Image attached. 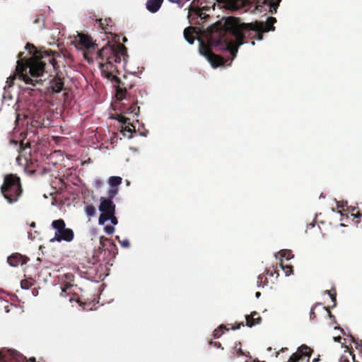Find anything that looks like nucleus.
<instances>
[{
  "label": "nucleus",
  "mask_w": 362,
  "mask_h": 362,
  "mask_svg": "<svg viewBox=\"0 0 362 362\" xmlns=\"http://www.w3.org/2000/svg\"><path fill=\"white\" fill-rule=\"evenodd\" d=\"M127 57V48L123 44H111L110 41L97 52V59L102 74L117 84L116 87L117 100H129L132 104L128 107L127 112L138 116L140 112V107L138 105L143 104V102L139 100V98L143 97L142 90L134 85H131L127 88L120 78L115 75V72H118L115 64L120 63L122 60L125 61Z\"/></svg>",
  "instance_id": "f257e3e1"
},
{
  "label": "nucleus",
  "mask_w": 362,
  "mask_h": 362,
  "mask_svg": "<svg viewBox=\"0 0 362 362\" xmlns=\"http://www.w3.org/2000/svg\"><path fill=\"white\" fill-rule=\"evenodd\" d=\"M25 49L32 56L24 61L22 59L23 52L18 54L20 59L17 61L16 70L21 78L26 84H30L35 86L38 80L33 79L31 77H39L49 69L52 68L54 71L59 69V65L56 60V55L59 54L52 50L37 49L32 44L27 43Z\"/></svg>",
  "instance_id": "f03ea898"
},
{
  "label": "nucleus",
  "mask_w": 362,
  "mask_h": 362,
  "mask_svg": "<svg viewBox=\"0 0 362 362\" xmlns=\"http://www.w3.org/2000/svg\"><path fill=\"white\" fill-rule=\"evenodd\" d=\"M245 23H240L239 18L230 16L222 18L214 23V26L209 29L211 33L210 41L214 45H218L223 42L225 48L234 59L236 57L238 47L243 45L246 38L254 39L255 32H245L242 30Z\"/></svg>",
  "instance_id": "7ed1b4c3"
},
{
  "label": "nucleus",
  "mask_w": 362,
  "mask_h": 362,
  "mask_svg": "<svg viewBox=\"0 0 362 362\" xmlns=\"http://www.w3.org/2000/svg\"><path fill=\"white\" fill-rule=\"evenodd\" d=\"M1 192L9 204L16 202L23 193L21 178L16 174L6 175Z\"/></svg>",
  "instance_id": "20e7f679"
},
{
  "label": "nucleus",
  "mask_w": 362,
  "mask_h": 362,
  "mask_svg": "<svg viewBox=\"0 0 362 362\" xmlns=\"http://www.w3.org/2000/svg\"><path fill=\"white\" fill-rule=\"evenodd\" d=\"M214 26V24L209 26L206 29V39H207L208 44H206L204 42L200 40L199 52L202 55H204L205 57H206L208 61L211 63V64L214 67H217L218 66L223 65L225 64L226 61L223 57L213 53L211 49V47H218L219 49H221V50L222 49L228 50V48L224 47L223 42L218 45H214L211 43V41H210L211 32H210L209 29Z\"/></svg>",
  "instance_id": "39448f33"
},
{
  "label": "nucleus",
  "mask_w": 362,
  "mask_h": 362,
  "mask_svg": "<svg viewBox=\"0 0 362 362\" xmlns=\"http://www.w3.org/2000/svg\"><path fill=\"white\" fill-rule=\"evenodd\" d=\"M51 226L55 230L54 237L50 240L51 242H71L74 240V233L73 230L66 228V223L63 219L59 218L53 221Z\"/></svg>",
  "instance_id": "423d86ee"
},
{
  "label": "nucleus",
  "mask_w": 362,
  "mask_h": 362,
  "mask_svg": "<svg viewBox=\"0 0 362 362\" xmlns=\"http://www.w3.org/2000/svg\"><path fill=\"white\" fill-rule=\"evenodd\" d=\"M100 201L99 210L101 211V214L99 216L98 222L99 224L103 225L109 220L110 215L115 214V204L112 200L105 197H100Z\"/></svg>",
  "instance_id": "0eeeda50"
},
{
  "label": "nucleus",
  "mask_w": 362,
  "mask_h": 362,
  "mask_svg": "<svg viewBox=\"0 0 362 362\" xmlns=\"http://www.w3.org/2000/svg\"><path fill=\"white\" fill-rule=\"evenodd\" d=\"M36 362L35 358L31 357L28 361L19 352L13 349H2L0 350V362Z\"/></svg>",
  "instance_id": "6e6552de"
},
{
  "label": "nucleus",
  "mask_w": 362,
  "mask_h": 362,
  "mask_svg": "<svg viewBox=\"0 0 362 362\" xmlns=\"http://www.w3.org/2000/svg\"><path fill=\"white\" fill-rule=\"evenodd\" d=\"M276 22V19L274 17H269L265 23L263 22L255 21L254 23H250V25L247 26L250 27L249 30L257 29L264 30V32L274 31L275 30L274 24Z\"/></svg>",
  "instance_id": "1a4fd4ad"
},
{
  "label": "nucleus",
  "mask_w": 362,
  "mask_h": 362,
  "mask_svg": "<svg viewBox=\"0 0 362 362\" xmlns=\"http://www.w3.org/2000/svg\"><path fill=\"white\" fill-rule=\"evenodd\" d=\"M100 249H102L105 254L107 252L112 258L117 254V248L115 243L111 239L104 236H101L100 238Z\"/></svg>",
  "instance_id": "9d476101"
},
{
  "label": "nucleus",
  "mask_w": 362,
  "mask_h": 362,
  "mask_svg": "<svg viewBox=\"0 0 362 362\" xmlns=\"http://www.w3.org/2000/svg\"><path fill=\"white\" fill-rule=\"evenodd\" d=\"M226 10L237 11L245 6V0H216Z\"/></svg>",
  "instance_id": "9b49d317"
},
{
  "label": "nucleus",
  "mask_w": 362,
  "mask_h": 362,
  "mask_svg": "<svg viewBox=\"0 0 362 362\" xmlns=\"http://www.w3.org/2000/svg\"><path fill=\"white\" fill-rule=\"evenodd\" d=\"M206 3V0H193L191 5L189 6L188 18H192L194 15L196 17H202L203 15L202 10L205 9L207 6H203L202 9L199 7Z\"/></svg>",
  "instance_id": "f8f14e48"
},
{
  "label": "nucleus",
  "mask_w": 362,
  "mask_h": 362,
  "mask_svg": "<svg viewBox=\"0 0 362 362\" xmlns=\"http://www.w3.org/2000/svg\"><path fill=\"white\" fill-rule=\"evenodd\" d=\"M77 42L81 46V48L86 49H94L96 46V44L93 41L91 37L84 33L78 34Z\"/></svg>",
  "instance_id": "ddd939ff"
},
{
  "label": "nucleus",
  "mask_w": 362,
  "mask_h": 362,
  "mask_svg": "<svg viewBox=\"0 0 362 362\" xmlns=\"http://www.w3.org/2000/svg\"><path fill=\"white\" fill-rule=\"evenodd\" d=\"M28 260V257H27L25 255H22L21 254L18 252L12 254L7 259L8 263L11 267H18V265H23L24 264H26Z\"/></svg>",
  "instance_id": "4468645a"
},
{
  "label": "nucleus",
  "mask_w": 362,
  "mask_h": 362,
  "mask_svg": "<svg viewBox=\"0 0 362 362\" xmlns=\"http://www.w3.org/2000/svg\"><path fill=\"white\" fill-rule=\"evenodd\" d=\"M64 79L59 76L54 77L49 82V90L54 93H60L64 88Z\"/></svg>",
  "instance_id": "2eb2a0df"
},
{
  "label": "nucleus",
  "mask_w": 362,
  "mask_h": 362,
  "mask_svg": "<svg viewBox=\"0 0 362 362\" xmlns=\"http://www.w3.org/2000/svg\"><path fill=\"white\" fill-rule=\"evenodd\" d=\"M245 320L246 325L250 327L259 324L262 321V318L259 313L255 311L252 312L250 315H245Z\"/></svg>",
  "instance_id": "dca6fc26"
},
{
  "label": "nucleus",
  "mask_w": 362,
  "mask_h": 362,
  "mask_svg": "<svg viewBox=\"0 0 362 362\" xmlns=\"http://www.w3.org/2000/svg\"><path fill=\"white\" fill-rule=\"evenodd\" d=\"M198 28L196 27H188L184 30V37L185 40L189 43L193 44L195 40L194 33H197V30Z\"/></svg>",
  "instance_id": "f3484780"
},
{
  "label": "nucleus",
  "mask_w": 362,
  "mask_h": 362,
  "mask_svg": "<svg viewBox=\"0 0 362 362\" xmlns=\"http://www.w3.org/2000/svg\"><path fill=\"white\" fill-rule=\"evenodd\" d=\"M163 0H148L146 2V8L151 13L157 12L160 8Z\"/></svg>",
  "instance_id": "a211bd4d"
},
{
  "label": "nucleus",
  "mask_w": 362,
  "mask_h": 362,
  "mask_svg": "<svg viewBox=\"0 0 362 362\" xmlns=\"http://www.w3.org/2000/svg\"><path fill=\"white\" fill-rule=\"evenodd\" d=\"M250 25V23L248 24H244L242 27V30H245V32H255V35H254V39H257V40H262L263 38V33H265L264 30H257V29H252V30H249L250 27H247V25Z\"/></svg>",
  "instance_id": "6ab92c4d"
},
{
  "label": "nucleus",
  "mask_w": 362,
  "mask_h": 362,
  "mask_svg": "<svg viewBox=\"0 0 362 362\" xmlns=\"http://www.w3.org/2000/svg\"><path fill=\"white\" fill-rule=\"evenodd\" d=\"M98 22L100 28L105 31L109 30V28L112 26V20L110 18L105 19L100 18L98 20Z\"/></svg>",
  "instance_id": "aec40b11"
},
{
  "label": "nucleus",
  "mask_w": 362,
  "mask_h": 362,
  "mask_svg": "<svg viewBox=\"0 0 362 362\" xmlns=\"http://www.w3.org/2000/svg\"><path fill=\"white\" fill-rule=\"evenodd\" d=\"M122 132L124 136L130 139L132 137V133L135 132V127L130 122L129 124L122 126Z\"/></svg>",
  "instance_id": "412c9836"
},
{
  "label": "nucleus",
  "mask_w": 362,
  "mask_h": 362,
  "mask_svg": "<svg viewBox=\"0 0 362 362\" xmlns=\"http://www.w3.org/2000/svg\"><path fill=\"white\" fill-rule=\"evenodd\" d=\"M232 354L234 356L237 357L245 355V353L242 350V345L240 341L235 343V346L233 347Z\"/></svg>",
  "instance_id": "4be33fe9"
},
{
  "label": "nucleus",
  "mask_w": 362,
  "mask_h": 362,
  "mask_svg": "<svg viewBox=\"0 0 362 362\" xmlns=\"http://www.w3.org/2000/svg\"><path fill=\"white\" fill-rule=\"evenodd\" d=\"M122 177L119 176H112L109 178L108 183L112 187L118 188V186L122 183Z\"/></svg>",
  "instance_id": "5701e85b"
},
{
  "label": "nucleus",
  "mask_w": 362,
  "mask_h": 362,
  "mask_svg": "<svg viewBox=\"0 0 362 362\" xmlns=\"http://www.w3.org/2000/svg\"><path fill=\"white\" fill-rule=\"evenodd\" d=\"M361 214L360 212L356 209L352 208L350 212V216H346V218H351L353 221H355L356 223H359V218H361Z\"/></svg>",
  "instance_id": "b1692460"
},
{
  "label": "nucleus",
  "mask_w": 362,
  "mask_h": 362,
  "mask_svg": "<svg viewBox=\"0 0 362 362\" xmlns=\"http://www.w3.org/2000/svg\"><path fill=\"white\" fill-rule=\"evenodd\" d=\"M298 351L301 355V358L303 356L310 357L311 355V353H312L311 349L310 347L307 346L306 345L300 346L298 348Z\"/></svg>",
  "instance_id": "393cba45"
},
{
  "label": "nucleus",
  "mask_w": 362,
  "mask_h": 362,
  "mask_svg": "<svg viewBox=\"0 0 362 362\" xmlns=\"http://www.w3.org/2000/svg\"><path fill=\"white\" fill-rule=\"evenodd\" d=\"M278 255L280 256L281 259H282V258H285L286 260H288L293 257L291 251L288 250H282L278 253Z\"/></svg>",
  "instance_id": "a878e982"
},
{
  "label": "nucleus",
  "mask_w": 362,
  "mask_h": 362,
  "mask_svg": "<svg viewBox=\"0 0 362 362\" xmlns=\"http://www.w3.org/2000/svg\"><path fill=\"white\" fill-rule=\"evenodd\" d=\"M223 330H228V328L224 325H221L217 329H216L214 332L213 335L214 338H219L223 333Z\"/></svg>",
  "instance_id": "bb28decb"
},
{
  "label": "nucleus",
  "mask_w": 362,
  "mask_h": 362,
  "mask_svg": "<svg viewBox=\"0 0 362 362\" xmlns=\"http://www.w3.org/2000/svg\"><path fill=\"white\" fill-rule=\"evenodd\" d=\"M281 0H264V4H268L270 6V8L274 9V13H276L277 8L279 5V3Z\"/></svg>",
  "instance_id": "cd10ccee"
},
{
  "label": "nucleus",
  "mask_w": 362,
  "mask_h": 362,
  "mask_svg": "<svg viewBox=\"0 0 362 362\" xmlns=\"http://www.w3.org/2000/svg\"><path fill=\"white\" fill-rule=\"evenodd\" d=\"M281 267L282 270L284 272L286 276H288L293 273V267L291 265H284L283 260L281 259L280 262Z\"/></svg>",
  "instance_id": "c85d7f7f"
},
{
  "label": "nucleus",
  "mask_w": 362,
  "mask_h": 362,
  "mask_svg": "<svg viewBox=\"0 0 362 362\" xmlns=\"http://www.w3.org/2000/svg\"><path fill=\"white\" fill-rule=\"evenodd\" d=\"M118 193V188L112 187L107 192V198L112 200Z\"/></svg>",
  "instance_id": "c756f323"
},
{
  "label": "nucleus",
  "mask_w": 362,
  "mask_h": 362,
  "mask_svg": "<svg viewBox=\"0 0 362 362\" xmlns=\"http://www.w3.org/2000/svg\"><path fill=\"white\" fill-rule=\"evenodd\" d=\"M326 293L330 296L332 302L334 303L333 306H335L336 301H337V298H336L337 292H336V290L334 288H332L331 290L326 291Z\"/></svg>",
  "instance_id": "7c9ffc66"
},
{
  "label": "nucleus",
  "mask_w": 362,
  "mask_h": 362,
  "mask_svg": "<svg viewBox=\"0 0 362 362\" xmlns=\"http://www.w3.org/2000/svg\"><path fill=\"white\" fill-rule=\"evenodd\" d=\"M16 74H14L13 75L10 76L7 78L6 83H8V87H11V86L13 85V81L16 78V76H18V78H19L20 79H21L22 81H23V80L22 79V78H21V77L19 76V75H18V71H17V70H16Z\"/></svg>",
  "instance_id": "2f4dec72"
},
{
  "label": "nucleus",
  "mask_w": 362,
  "mask_h": 362,
  "mask_svg": "<svg viewBox=\"0 0 362 362\" xmlns=\"http://www.w3.org/2000/svg\"><path fill=\"white\" fill-rule=\"evenodd\" d=\"M86 213L88 216H93L95 214V208L93 205H88L86 207Z\"/></svg>",
  "instance_id": "473e14b6"
},
{
  "label": "nucleus",
  "mask_w": 362,
  "mask_h": 362,
  "mask_svg": "<svg viewBox=\"0 0 362 362\" xmlns=\"http://www.w3.org/2000/svg\"><path fill=\"white\" fill-rule=\"evenodd\" d=\"M33 285V282L28 279H23L21 281V286L23 289H29Z\"/></svg>",
  "instance_id": "72a5a7b5"
},
{
  "label": "nucleus",
  "mask_w": 362,
  "mask_h": 362,
  "mask_svg": "<svg viewBox=\"0 0 362 362\" xmlns=\"http://www.w3.org/2000/svg\"><path fill=\"white\" fill-rule=\"evenodd\" d=\"M301 358V355L299 354V352L297 351V352L293 354L290 358L288 362H298Z\"/></svg>",
  "instance_id": "f704fd0d"
},
{
  "label": "nucleus",
  "mask_w": 362,
  "mask_h": 362,
  "mask_svg": "<svg viewBox=\"0 0 362 362\" xmlns=\"http://www.w3.org/2000/svg\"><path fill=\"white\" fill-rule=\"evenodd\" d=\"M117 120L120 122L121 124H129L130 119L127 118L123 115H118L116 118Z\"/></svg>",
  "instance_id": "c9c22d12"
},
{
  "label": "nucleus",
  "mask_w": 362,
  "mask_h": 362,
  "mask_svg": "<svg viewBox=\"0 0 362 362\" xmlns=\"http://www.w3.org/2000/svg\"><path fill=\"white\" fill-rule=\"evenodd\" d=\"M257 284H259V286H262L266 285L267 284V277L264 275H259L258 276Z\"/></svg>",
  "instance_id": "e433bc0d"
},
{
  "label": "nucleus",
  "mask_w": 362,
  "mask_h": 362,
  "mask_svg": "<svg viewBox=\"0 0 362 362\" xmlns=\"http://www.w3.org/2000/svg\"><path fill=\"white\" fill-rule=\"evenodd\" d=\"M116 239L120 243L122 247H125V248H128L130 246L129 241L127 239H124L123 240H120L119 236H116Z\"/></svg>",
  "instance_id": "4c0bfd02"
},
{
  "label": "nucleus",
  "mask_w": 362,
  "mask_h": 362,
  "mask_svg": "<svg viewBox=\"0 0 362 362\" xmlns=\"http://www.w3.org/2000/svg\"><path fill=\"white\" fill-rule=\"evenodd\" d=\"M72 285L69 283H66L64 286L62 288V293L61 295L63 296H65L64 293L69 289L71 288Z\"/></svg>",
  "instance_id": "58836bf2"
},
{
  "label": "nucleus",
  "mask_w": 362,
  "mask_h": 362,
  "mask_svg": "<svg viewBox=\"0 0 362 362\" xmlns=\"http://www.w3.org/2000/svg\"><path fill=\"white\" fill-rule=\"evenodd\" d=\"M349 356H351V354L349 353L348 355L344 354L339 358V362H350Z\"/></svg>",
  "instance_id": "ea45409f"
},
{
  "label": "nucleus",
  "mask_w": 362,
  "mask_h": 362,
  "mask_svg": "<svg viewBox=\"0 0 362 362\" xmlns=\"http://www.w3.org/2000/svg\"><path fill=\"white\" fill-rule=\"evenodd\" d=\"M105 231L107 234H112L115 231V228L112 226H106L104 228Z\"/></svg>",
  "instance_id": "a19ab883"
},
{
  "label": "nucleus",
  "mask_w": 362,
  "mask_h": 362,
  "mask_svg": "<svg viewBox=\"0 0 362 362\" xmlns=\"http://www.w3.org/2000/svg\"><path fill=\"white\" fill-rule=\"evenodd\" d=\"M109 220H110L111 223L113 225H117L118 223L117 218L115 216V214H112V215H110Z\"/></svg>",
  "instance_id": "79ce46f5"
},
{
  "label": "nucleus",
  "mask_w": 362,
  "mask_h": 362,
  "mask_svg": "<svg viewBox=\"0 0 362 362\" xmlns=\"http://www.w3.org/2000/svg\"><path fill=\"white\" fill-rule=\"evenodd\" d=\"M315 306H316V305H314V306H313V307H312V308H311V311H310V319H312V320H313V319H315V318L316 317V315H315V312H314V309H315Z\"/></svg>",
  "instance_id": "37998d69"
},
{
  "label": "nucleus",
  "mask_w": 362,
  "mask_h": 362,
  "mask_svg": "<svg viewBox=\"0 0 362 362\" xmlns=\"http://www.w3.org/2000/svg\"><path fill=\"white\" fill-rule=\"evenodd\" d=\"M243 326H244V323L242 322L240 323H237L235 326H232L231 329L235 330L237 329H240L241 327H243Z\"/></svg>",
  "instance_id": "c03bdc74"
},
{
  "label": "nucleus",
  "mask_w": 362,
  "mask_h": 362,
  "mask_svg": "<svg viewBox=\"0 0 362 362\" xmlns=\"http://www.w3.org/2000/svg\"><path fill=\"white\" fill-rule=\"evenodd\" d=\"M210 344H214V346L221 348L222 349H223V347H221V344L220 342H213L212 341H211Z\"/></svg>",
  "instance_id": "a18cd8bd"
},
{
  "label": "nucleus",
  "mask_w": 362,
  "mask_h": 362,
  "mask_svg": "<svg viewBox=\"0 0 362 362\" xmlns=\"http://www.w3.org/2000/svg\"><path fill=\"white\" fill-rule=\"evenodd\" d=\"M95 184L96 187L100 188L103 185V182L102 180H98L95 181Z\"/></svg>",
  "instance_id": "49530a36"
},
{
  "label": "nucleus",
  "mask_w": 362,
  "mask_h": 362,
  "mask_svg": "<svg viewBox=\"0 0 362 362\" xmlns=\"http://www.w3.org/2000/svg\"><path fill=\"white\" fill-rule=\"evenodd\" d=\"M201 20H203V19H206L207 18H209V16L203 13V15L202 16V17H199Z\"/></svg>",
  "instance_id": "de8ad7c7"
},
{
  "label": "nucleus",
  "mask_w": 362,
  "mask_h": 362,
  "mask_svg": "<svg viewBox=\"0 0 362 362\" xmlns=\"http://www.w3.org/2000/svg\"><path fill=\"white\" fill-rule=\"evenodd\" d=\"M324 309H325V310H327V313H328L329 316L331 318H332V317H334L332 315V313H331L330 310H329L328 308H327L324 307Z\"/></svg>",
  "instance_id": "09e8293b"
},
{
  "label": "nucleus",
  "mask_w": 362,
  "mask_h": 362,
  "mask_svg": "<svg viewBox=\"0 0 362 362\" xmlns=\"http://www.w3.org/2000/svg\"><path fill=\"white\" fill-rule=\"evenodd\" d=\"M98 261V258H97V257H95L93 255V261L91 262V263H92L93 264H95Z\"/></svg>",
  "instance_id": "8fccbe9b"
},
{
  "label": "nucleus",
  "mask_w": 362,
  "mask_h": 362,
  "mask_svg": "<svg viewBox=\"0 0 362 362\" xmlns=\"http://www.w3.org/2000/svg\"><path fill=\"white\" fill-rule=\"evenodd\" d=\"M341 339V337H334V340L335 341H339V342Z\"/></svg>",
  "instance_id": "3c124183"
},
{
  "label": "nucleus",
  "mask_w": 362,
  "mask_h": 362,
  "mask_svg": "<svg viewBox=\"0 0 362 362\" xmlns=\"http://www.w3.org/2000/svg\"><path fill=\"white\" fill-rule=\"evenodd\" d=\"M24 148H25L24 144H23V141H21V144H20V149L23 150Z\"/></svg>",
  "instance_id": "603ef678"
},
{
  "label": "nucleus",
  "mask_w": 362,
  "mask_h": 362,
  "mask_svg": "<svg viewBox=\"0 0 362 362\" xmlns=\"http://www.w3.org/2000/svg\"><path fill=\"white\" fill-rule=\"evenodd\" d=\"M84 57L88 62H90V58L88 57V54L87 52L84 54Z\"/></svg>",
  "instance_id": "864d4df0"
},
{
  "label": "nucleus",
  "mask_w": 362,
  "mask_h": 362,
  "mask_svg": "<svg viewBox=\"0 0 362 362\" xmlns=\"http://www.w3.org/2000/svg\"><path fill=\"white\" fill-rule=\"evenodd\" d=\"M168 1L172 3H178L180 0H168Z\"/></svg>",
  "instance_id": "5fc2aeb1"
},
{
  "label": "nucleus",
  "mask_w": 362,
  "mask_h": 362,
  "mask_svg": "<svg viewBox=\"0 0 362 362\" xmlns=\"http://www.w3.org/2000/svg\"><path fill=\"white\" fill-rule=\"evenodd\" d=\"M30 227H32V228H35V226H36V224H35V222H32V223H30Z\"/></svg>",
  "instance_id": "6e6d98bb"
},
{
  "label": "nucleus",
  "mask_w": 362,
  "mask_h": 362,
  "mask_svg": "<svg viewBox=\"0 0 362 362\" xmlns=\"http://www.w3.org/2000/svg\"><path fill=\"white\" fill-rule=\"evenodd\" d=\"M255 296H256V297H257V298H259V297L261 296V293H260V292H259V291H257V292L256 293Z\"/></svg>",
  "instance_id": "4d7b16f0"
},
{
  "label": "nucleus",
  "mask_w": 362,
  "mask_h": 362,
  "mask_svg": "<svg viewBox=\"0 0 362 362\" xmlns=\"http://www.w3.org/2000/svg\"><path fill=\"white\" fill-rule=\"evenodd\" d=\"M274 9H273V8H270V9H269V12H270L271 13H274Z\"/></svg>",
  "instance_id": "13d9d810"
},
{
  "label": "nucleus",
  "mask_w": 362,
  "mask_h": 362,
  "mask_svg": "<svg viewBox=\"0 0 362 362\" xmlns=\"http://www.w3.org/2000/svg\"><path fill=\"white\" fill-rule=\"evenodd\" d=\"M127 39L126 38V37H123V42H127Z\"/></svg>",
  "instance_id": "bf43d9fd"
},
{
  "label": "nucleus",
  "mask_w": 362,
  "mask_h": 362,
  "mask_svg": "<svg viewBox=\"0 0 362 362\" xmlns=\"http://www.w3.org/2000/svg\"><path fill=\"white\" fill-rule=\"evenodd\" d=\"M274 273H276L277 274V276H279V274L278 273V272H274Z\"/></svg>",
  "instance_id": "052dcab7"
},
{
  "label": "nucleus",
  "mask_w": 362,
  "mask_h": 362,
  "mask_svg": "<svg viewBox=\"0 0 362 362\" xmlns=\"http://www.w3.org/2000/svg\"><path fill=\"white\" fill-rule=\"evenodd\" d=\"M269 275L272 276H273V273H272V272H270V273H269Z\"/></svg>",
  "instance_id": "680f3d73"
},
{
  "label": "nucleus",
  "mask_w": 362,
  "mask_h": 362,
  "mask_svg": "<svg viewBox=\"0 0 362 362\" xmlns=\"http://www.w3.org/2000/svg\"><path fill=\"white\" fill-rule=\"evenodd\" d=\"M252 45H255V42H254V41H252Z\"/></svg>",
  "instance_id": "e2e57ef3"
},
{
  "label": "nucleus",
  "mask_w": 362,
  "mask_h": 362,
  "mask_svg": "<svg viewBox=\"0 0 362 362\" xmlns=\"http://www.w3.org/2000/svg\"><path fill=\"white\" fill-rule=\"evenodd\" d=\"M361 346H362V341H361Z\"/></svg>",
  "instance_id": "0e129e2a"
}]
</instances>
